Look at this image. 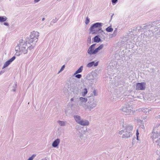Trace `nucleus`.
I'll use <instances>...</instances> for the list:
<instances>
[{"label":"nucleus","mask_w":160,"mask_h":160,"mask_svg":"<svg viewBox=\"0 0 160 160\" xmlns=\"http://www.w3.org/2000/svg\"><path fill=\"white\" fill-rule=\"evenodd\" d=\"M39 36V33L38 32L33 31L31 32L26 42L22 39L19 40V43L15 47V51L20 53H27L28 49L31 50L34 48Z\"/></svg>","instance_id":"obj_1"},{"label":"nucleus","mask_w":160,"mask_h":160,"mask_svg":"<svg viewBox=\"0 0 160 160\" xmlns=\"http://www.w3.org/2000/svg\"><path fill=\"white\" fill-rule=\"evenodd\" d=\"M159 21H156L152 22L151 24H147V26H149L148 27V31H144V33L142 34V36H143L144 38L145 36L146 38H150L151 37L153 36V32L151 31L150 29H152L153 27H157L158 24L159 23Z\"/></svg>","instance_id":"obj_2"},{"label":"nucleus","mask_w":160,"mask_h":160,"mask_svg":"<svg viewBox=\"0 0 160 160\" xmlns=\"http://www.w3.org/2000/svg\"><path fill=\"white\" fill-rule=\"evenodd\" d=\"M97 105V102L94 100V99L92 97H91V98L89 99L88 102L85 104H84L83 107L86 110H88L90 111L93 108L96 107Z\"/></svg>","instance_id":"obj_3"},{"label":"nucleus","mask_w":160,"mask_h":160,"mask_svg":"<svg viewBox=\"0 0 160 160\" xmlns=\"http://www.w3.org/2000/svg\"><path fill=\"white\" fill-rule=\"evenodd\" d=\"M121 110L127 115H129L132 112V108L128 103H126Z\"/></svg>","instance_id":"obj_4"},{"label":"nucleus","mask_w":160,"mask_h":160,"mask_svg":"<svg viewBox=\"0 0 160 160\" xmlns=\"http://www.w3.org/2000/svg\"><path fill=\"white\" fill-rule=\"evenodd\" d=\"M97 73L94 72H92L90 73H89L87 75L86 77V79L88 81H91L90 84H92L94 82V81L96 79Z\"/></svg>","instance_id":"obj_5"},{"label":"nucleus","mask_w":160,"mask_h":160,"mask_svg":"<svg viewBox=\"0 0 160 160\" xmlns=\"http://www.w3.org/2000/svg\"><path fill=\"white\" fill-rule=\"evenodd\" d=\"M144 26L143 27L141 26H138L136 28H137V30L138 31H141V32H144L143 33L141 34H144V31H148V27L150 28V27H149V26H147V24L146 23L144 25ZM141 37H143V38L142 39L143 40H147L146 39L147 38H146L145 36H144L145 38H144L143 36H142L141 35Z\"/></svg>","instance_id":"obj_6"},{"label":"nucleus","mask_w":160,"mask_h":160,"mask_svg":"<svg viewBox=\"0 0 160 160\" xmlns=\"http://www.w3.org/2000/svg\"><path fill=\"white\" fill-rule=\"evenodd\" d=\"M146 83L145 82L138 83L136 84V89L137 90H143L146 88Z\"/></svg>","instance_id":"obj_7"},{"label":"nucleus","mask_w":160,"mask_h":160,"mask_svg":"<svg viewBox=\"0 0 160 160\" xmlns=\"http://www.w3.org/2000/svg\"><path fill=\"white\" fill-rule=\"evenodd\" d=\"M151 137L154 143L155 141H156V140L160 138V132H153L151 134Z\"/></svg>","instance_id":"obj_8"},{"label":"nucleus","mask_w":160,"mask_h":160,"mask_svg":"<svg viewBox=\"0 0 160 160\" xmlns=\"http://www.w3.org/2000/svg\"><path fill=\"white\" fill-rule=\"evenodd\" d=\"M90 33H91L92 34H97L98 33H101L102 32H104L103 30H102V28H94L92 30L91 29V27L89 29Z\"/></svg>","instance_id":"obj_9"},{"label":"nucleus","mask_w":160,"mask_h":160,"mask_svg":"<svg viewBox=\"0 0 160 160\" xmlns=\"http://www.w3.org/2000/svg\"><path fill=\"white\" fill-rule=\"evenodd\" d=\"M15 58L16 57L13 56L10 59L7 61L4 64L2 68V69H4V68L7 67L10 64V63L12 62L15 59Z\"/></svg>","instance_id":"obj_10"},{"label":"nucleus","mask_w":160,"mask_h":160,"mask_svg":"<svg viewBox=\"0 0 160 160\" xmlns=\"http://www.w3.org/2000/svg\"><path fill=\"white\" fill-rule=\"evenodd\" d=\"M96 44H93L89 48L87 52L90 55L94 54V47Z\"/></svg>","instance_id":"obj_11"},{"label":"nucleus","mask_w":160,"mask_h":160,"mask_svg":"<svg viewBox=\"0 0 160 160\" xmlns=\"http://www.w3.org/2000/svg\"><path fill=\"white\" fill-rule=\"evenodd\" d=\"M102 26V23L101 22H96L95 23L91 26V29L92 30H92L94 29V28H102L101 27Z\"/></svg>","instance_id":"obj_12"},{"label":"nucleus","mask_w":160,"mask_h":160,"mask_svg":"<svg viewBox=\"0 0 160 160\" xmlns=\"http://www.w3.org/2000/svg\"><path fill=\"white\" fill-rule=\"evenodd\" d=\"M124 134L122 136V138H127L130 137L132 135V132L127 131H123Z\"/></svg>","instance_id":"obj_13"},{"label":"nucleus","mask_w":160,"mask_h":160,"mask_svg":"<svg viewBox=\"0 0 160 160\" xmlns=\"http://www.w3.org/2000/svg\"><path fill=\"white\" fill-rule=\"evenodd\" d=\"M98 62L95 63L94 61H92L88 63L87 65V67L88 68H91L93 65L95 67H96L98 65Z\"/></svg>","instance_id":"obj_14"},{"label":"nucleus","mask_w":160,"mask_h":160,"mask_svg":"<svg viewBox=\"0 0 160 160\" xmlns=\"http://www.w3.org/2000/svg\"><path fill=\"white\" fill-rule=\"evenodd\" d=\"M60 142V139L59 138H57L53 142L52 145L54 148L57 147L59 144Z\"/></svg>","instance_id":"obj_15"},{"label":"nucleus","mask_w":160,"mask_h":160,"mask_svg":"<svg viewBox=\"0 0 160 160\" xmlns=\"http://www.w3.org/2000/svg\"><path fill=\"white\" fill-rule=\"evenodd\" d=\"M89 121L86 120L82 119L79 122V124L82 126H88L89 124Z\"/></svg>","instance_id":"obj_16"},{"label":"nucleus","mask_w":160,"mask_h":160,"mask_svg":"<svg viewBox=\"0 0 160 160\" xmlns=\"http://www.w3.org/2000/svg\"><path fill=\"white\" fill-rule=\"evenodd\" d=\"M138 110L139 112H142L146 114H147L148 112L149 113V112L151 111V109L147 108H142L138 109Z\"/></svg>","instance_id":"obj_17"},{"label":"nucleus","mask_w":160,"mask_h":160,"mask_svg":"<svg viewBox=\"0 0 160 160\" xmlns=\"http://www.w3.org/2000/svg\"><path fill=\"white\" fill-rule=\"evenodd\" d=\"M74 118L76 122L79 124L80 121L82 120L81 117L78 115H74Z\"/></svg>","instance_id":"obj_18"},{"label":"nucleus","mask_w":160,"mask_h":160,"mask_svg":"<svg viewBox=\"0 0 160 160\" xmlns=\"http://www.w3.org/2000/svg\"><path fill=\"white\" fill-rule=\"evenodd\" d=\"M133 129V127L131 125H128L125 127V129L124 130L125 131H127L128 132H132V131Z\"/></svg>","instance_id":"obj_19"},{"label":"nucleus","mask_w":160,"mask_h":160,"mask_svg":"<svg viewBox=\"0 0 160 160\" xmlns=\"http://www.w3.org/2000/svg\"><path fill=\"white\" fill-rule=\"evenodd\" d=\"M103 44H102L100 45L98 48H96L94 50V54L97 53L98 51L103 48Z\"/></svg>","instance_id":"obj_20"},{"label":"nucleus","mask_w":160,"mask_h":160,"mask_svg":"<svg viewBox=\"0 0 160 160\" xmlns=\"http://www.w3.org/2000/svg\"><path fill=\"white\" fill-rule=\"evenodd\" d=\"M83 68V66H80L79 68L75 72L73 75H75L81 72L82 71Z\"/></svg>","instance_id":"obj_21"},{"label":"nucleus","mask_w":160,"mask_h":160,"mask_svg":"<svg viewBox=\"0 0 160 160\" xmlns=\"http://www.w3.org/2000/svg\"><path fill=\"white\" fill-rule=\"evenodd\" d=\"M94 41L96 42H99L101 41V39L99 37V36L97 35L95 36L94 38Z\"/></svg>","instance_id":"obj_22"},{"label":"nucleus","mask_w":160,"mask_h":160,"mask_svg":"<svg viewBox=\"0 0 160 160\" xmlns=\"http://www.w3.org/2000/svg\"><path fill=\"white\" fill-rule=\"evenodd\" d=\"M58 123L61 126H64L66 125V122L62 121H58Z\"/></svg>","instance_id":"obj_23"},{"label":"nucleus","mask_w":160,"mask_h":160,"mask_svg":"<svg viewBox=\"0 0 160 160\" xmlns=\"http://www.w3.org/2000/svg\"><path fill=\"white\" fill-rule=\"evenodd\" d=\"M141 118L142 120H140V121H141V123L143 124V123H142V122H143V120H144V122L146 121L148 119V117L147 116H142Z\"/></svg>","instance_id":"obj_24"},{"label":"nucleus","mask_w":160,"mask_h":160,"mask_svg":"<svg viewBox=\"0 0 160 160\" xmlns=\"http://www.w3.org/2000/svg\"><path fill=\"white\" fill-rule=\"evenodd\" d=\"M7 18L5 16H0V22H3L5 21Z\"/></svg>","instance_id":"obj_25"},{"label":"nucleus","mask_w":160,"mask_h":160,"mask_svg":"<svg viewBox=\"0 0 160 160\" xmlns=\"http://www.w3.org/2000/svg\"><path fill=\"white\" fill-rule=\"evenodd\" d=\"M79 100L82 102H86L88 100V99L87 98L82 97L79 98Z\"/></svg>","instance_id":"obj_26"},{"label":"nucleus","mask_w":160,"mask_h":160,"mask_svg":"<svg viewBox=\"0 0 160 160\" xmlns=\"http://www.w3.org/2000/svg\"><path fill=\"white\" fill-rule=\"evenodd\" d=\"M88 93L87 89L86 88H85L83 89V91L82 92V95L83 97H85Z\"/></svg>","instance_id":"obj_27"},{"label":"nucleus","mask_w":160,"mask_h":160,"mask_svg":"<svg viewBox=\"0 0 160 160\" xmlns=\"http://www.w3.org/2000/svg\"><path fill=\"white\" fill-rule=\"evenodd\" d=\"M106 30L108 32H111L113 30V29L112 28L111 26L108 27L106 29Z\"/></svg>","instance_id":"obj_28"},{"label":"nucleus","mask_w":160,"mask_h":160,"mask_svg":"<svg viewBox=\"0 0 160 160\" xmlns=\"http://www.w3.org/2000/svg\"><path fill=\"white\" fill-rule=\"evenodd\" d=\"M154 143H155L157 146H159L160 148V137L158 139L155 141Z\"/></svg>","instance_id":"obj_29"},{"label":"nucleus","mask_w":160,"mask_h":160,"mask_svg":"<svg viewBox=\"0 0 160 160\" xmlns=\"http://www.w3.org/2000/svg\"><path fill=\"white\" fill-rule=\"evenodd\" d=\"M159 28L158 27H153L152 28V29H150L151 31H152L153 32V35H154V33L158 30Z\"/></svg>","instance_id":"obj_30"},{"label":"nucleus","mask_w":160,"mask_h":160,"mask_svg":"<svg viewBox=\"0 0 160 160\" xmlns=\"http://www.w3.org/2000/svg\"><path fill=\"white\" fill-rule=\"evenodd\" d=\"M156 153L157 154L160 155L157 158V160H160V148L159 147L158 149H157L156 151Z\"/></svg>","instance_id":"obj_31"},{"label":"nucleus","mask_w":160,"mask_h":160,"mask_svg":"<svg viewBox=\"0 0 160 160\" xmlns=\"http://www.w3.org/2000/svg\"><path fill=\"white\" fill-rule=\"evenodd\" d=\"M17 87V82H15L14 84L13 85L12 87V91L13 92H15L16 91V88Z\"/></svg>","instance_id":"obj_32"},{"label":"nucleus","mask_w":160,"mask_h":160,"mask_svg":"<svg viewBox=\"0 0 160 160\" xmlns=\"http://www.w3.org/2000/svg\"><path fill=\"white\" fill-rule=\"evenodd\" d=\"M137 31V28H133V29H131L129 30V32L132 33H135Z\"/></svg>","instance_id":"obj_33"},{"label":"nucleus","mask_w":160,"mask_h":160,"mask_svg":"<svg viewBox=\"0 0 160 160\" xmlns=\"http://www.w3.org/2000/svg\"><path fill=\"white\" fill-rule=\"evenodd\" d=\"M36 155L35 154H33L31 157H29L28 160H33L34 158L36 157Z\"/></svg>","instance_id":"obj_34"},{"label":"nucleus","mask_w":160,"mask_h":160,"mask_svg":"<svg viewBox=\"0 0 160 160\" xmlns=\"http://www.w3.org/2000/svg\"><path fill=\"white\" fill-rule=\"evenodd\" d=\"M90 22V19L88 17H87L86 18L85 23L86 24H88Z\"/></svg>","instance_id":"obj_35"},{"label":"nucleus","mask_w":160,"mask_h":160,"mask_svg":"<svg viewBox=\"0 0 160 160\" xmlns=\"http://www.w3.org/2000/svg\"><path fill=\"white\" fill-rule=\"evenodd\" d=\"M75 75V77L78 79L80 78L82 76V75L81 74H76Z\"/></svg>","instance_id":"obj_36"},{"label":"nucleus","mask_w":160,"mask_h":160,"mask_svg":"<svg viewBox=\"0 0 160 160\" xmlns=\"http://www.w3.org/2000/svg\"><path fill=\"white\" fill-rule=\"evenodd\" d=\"M118 1V0H112V3L113 5H115Z\"/></svg>","instance_id":"obj_37"},{"label":"nucleus","mask_w":160,"mask_h":160,"mask_svg":"<svg viewBox=\"0 0 160 160\" xmlns=\"http://www.w3.org/2000/svg\"><path fill=\"white\" fill-rule=\"evenodd\" d=\"M93 93L94 96H97L98 95V93H97V91L96 89L94 90Z\"/></svg>","instance_id":"obj_38"},{"label":"nucleus","mask_w":160,"mask_h":160,"mask_svg":"<svg viewBox=\"0 0 160 160\" xmlns=\"http://www.w3.org/2000/svg\"><path fill=\"white\" fill-rule=\"evenodd\" d=\"M65 67V66L64 65L62 66L61 68L59 71V72L58 73H59L60 72L62 71L63 70V69H64Z\"/></svg>","instance_id":"obj_39"},{"label":"nucleus","mask_w":160,"mask_h":160,"mask_svg":"<svg viewBox=\"0 0 160 160\" xmlns=\"http://www.w3.org/2000/svg\"><path fill=\"white\" fill-rule=\"evenodd\" d=\"M116 36V35H115V34L114 33H113L112 34H111L109 35V37L110 38H112L113 37H115Z\"/></svg>","instance_id":"obj_40"},{"label":"nucleus","mask_w":160,"mask_h":160,"mask_svg":"<svg viewBox=\"0 0 160 160\" xmlns=\"http://www.w3.org/2000/svg\"><path fill=\"white\" fill-rule=\"evenodd\" d=\"M58 20V19H57V18H55L54 19H53L52 21L53 22H54V23H56V22Z\"/></svg>","instance_id":"obj_41"},{"label":"nucleus","mask_w":160,"mask_h":160,"mask_svg":"<svg viewBox=\"0 0 160 160\" xmlns=\"http://www.w3.org/2000/svg\"><path fill=\"white\" fill-rule=\"evenodd\" d=\"M117 28H116L113 32V33H114L115 35H116L117 33Z\"/></svg>","instance_id":"obj_42"},{"label":"nucleus","mask_w":160,"mask_h":160,"mask_svg":"<svg viewBox=\"0 0 160 160\" xmlns=\"http://www.w3.org/2000/svg\"><path fill=\"white\" fill-rule=\"evenodd\" d=\"M4 25L7 26H8L9 25V23L7 22H4Z\"/></svg>","instance_id":"obj_43"},{"label":"nucleus","mask_w":160,"mask_h":160,"mask_svg":"<svg viewBox=\"0 0 160 160\" xmlns=\"http://www.w3.org/2000/svg\"><path fill=\"white\" fill-rule=\"evenodd\" d=\"M139 134V133L138 132V130L137 129L136 130V136H138Z\"/></svg>","instance_id":"obj_44"},{"label":"nucleus","mask_w":160,"mask_h":160,"mask_svg":"<svg viewBox=\"0 0 160 160\" xmlns=\"http://www.w3.org/2000/svg\"><path fill=\"white\" fill-rule=\"evenodd\" d=\"M123 131H124V130H122V131H119L118 132L119 134L120 135L122 134V132L123 133Z\"/></svg>","instance_id":"obj_45"},{"label":"nucleus","mask_w":160,"mask_h":160,"mask_svg":"<svg viewBox=\"0 0 160 160\" xmlns=\"http://www.w3.org/2000/svg\"><path fill=\"white\" fill-rule=\"evenodd\" d=\"M54 22H53L52 21L50 22V24L51 25H52L54 23Z\"/></svg>","instance_id":"obj_46"},{"label":"nucleus","mask_w":160,"mask_h":160,"mask_svg":"<svg viewBox=\"0 0 160 160\" xmlns=\"http://www.w3.org/2000/svg\"><path fill=\"white\" fill-rule=\"evenodd\" d=\"M157 27L159 28V30L160 31V24L158 25L157 26Z\"/></svg>","instance_id":"obj_47"},{"label":"nucleus","mask_w":160,"mask_h":160,"mask_svg":"<svg viewBox=\"0 0 160 160\" xmlns=\"http://www.w3.org/2000/svg\"><path fill=\"white\" fill-rule=\"evenodd\" d=\"M4 72V71H1L0 72V75L2 74V73H3Z\"/></svg>","instance_id":"obj_48"},{"label":"nucleus","mask_w":160,"mask_h":160,"mask_svg":"<svg viewBox=\"0 0 160 160\" xmlns=\"http://www.w3.org/2000/svg\"><path fill=\"white\" fill-rule=\"evenodd\" d=\"M156 118H158V119H160V115H158L157 116H156V117H155Z\"/></svg>","instance_id":"obj_49"},{"label":"nucleus","mask_w":160,"mask_h":160,"mask_svg":"<svg viewBox=\"0 0 160 160\" xmlns=\"http://www.w3.org/2000/svg\"><path fill=\"white\" fill-rule=\"evenodd\" d=\"M89 41L90 42H90H91V38H90V37L89 38H88V42Z\"/></svg>","instance_id":"obj_50"},{"label":"nucleus","mask_w":160,"mask_h":160,"mask_svg":"<svg viewBox=\"0 0 160 160\" xmlns=\"http://www.w3.org/2000/svg\"><path fill=\"white\" fill-rule=\"evenodd\" d=\"M40 0H34V2H38Z\"/></svg>","instance_id":"obj_51"},{"label":"nucleus","mask_w":160,"mask_h":160,"mask_svg":"<svg viewBox=\"0 0 160 160\" xmlns=\"http://www.w3.org/2000/svg\"><path fill=\"white\" fill-rule=\"evenodd\" d=\"M74 100V98H71V101H72Z\"/></svg>","instance_id":"obj_52"},{"label":"nucleus","mask_w":160,"mask_h":160,"mask_svg":"<svg viewBox=\"0 0 160 160\" xmlns=\"http://www.w3.org/2000/svg\"><path fill=\"white\" fill-rule=\"evenodd\" d=\"M141 127H142V128H144V125H142L141 126Z\"/></svg>","instance_id":"obj_53"},{"label":"nucleus","mask_w":160,"mask_h":160,"mask_svg":"<svg viewBox=\"0 0 160 160\" xmlns=\"http://www.w3.org/2000/svg\"><path fill=\"white\" fill-rule=\"evenodd\" d=\"M45 19V18H42V21H43Z\"/></svg>","instance_id":"obj_54"},{"label":"nucleus","mask_w":160,"mask_h":160,"mask_svg":"<svg viewBox=\"0 0 160 160\" xmlns=\"http://www.w3.org/2000/svg\"><path fill=\"white\" fill-rule=\"evenodd\" d=\"M137 140H138V136H137Z\"/></svg>","instance_id":"obj_55"},{"label":"nucleus","mask_w":160,"mask_h":160,"mask_svg":"<svg viewBox=\"0 0 160 160\" xmlns=\"http://www.w3.org/2000/svg\"><path fill=\"white\" fill-rule=\"evenodd\" d=\"M114 15V14H113L111 16V18L112 19V17H113V15Z\"/></svg>","instance_id":"obj_56"},{"label":"nucleus","mask_w":160,"mask_h":160,"mask_svg":"<svg viewBox=\"0 0 160 160\" xmlns=\"http://www.w3.org/2000/svg\"><path fill=\"white\" fill-rule=\"evenodd\" d=\"M42 160H47V159H42Z\"/></svg>","instance_id":"obj_57"},{"label":"nucleus","mask_w":160,"mask_h":160,"mask_svg":"<svg viewBox=\"0 0 160 160\" xmlns=\"http://www.w3.org/2000/svg\"><path fill=\"white\" fill-rule=\"evenodd\" d=\"M158 125V126H160V124H159Z\"/></svg>","instance_id":"obj_58"}]
</instances>
